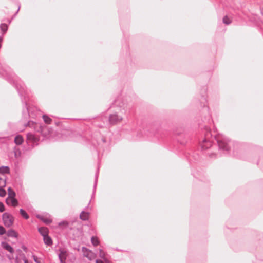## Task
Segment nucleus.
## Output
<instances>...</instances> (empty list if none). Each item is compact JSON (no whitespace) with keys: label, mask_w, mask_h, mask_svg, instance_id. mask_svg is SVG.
I'll return each instance as SVG.
<instances>
[{"label":"nucleus","mask_w":263,"mask_h":263,"mask_svg":"<svg viewBox=\"0 0 263 263\" xmlns=\"http://www.w3.org/2000/svg\"><path fill=\"white\" fill-rule=\"evenodd\" d=\"M223 23L225 24L229 25L231 23V20L228 16H226L223 18Z\"/></svg>","instance_id":"obj_24"},{"label":"nucleus","mask_w":263,"mask_h":263,"mask_svg":"<svg viewBox=\"0 0 263 263\" xmlns=\"http://www.w3.org/2000/svg\"><path fill=\"white\" fill-rule=\"evenodd\" d=\"M6 195V191L5 189L0 187V197H4Z\"/></svg>","instance_id":"obj_25"},{"label":"nucleus","mask_w":263,"mask_h":263,"mask_svg":"<svg viewBox=\"0 0 263 263\" xmlns=\"http://www.w3.org/2000/svg\"><path fill=\"white\" fill-rule=\"evenodd\" d=\"M15 87L22 99V101L25 105V109H24L22 112L23 118L25 121H27L30 117V114H32V111H30L29 110L30 106L28 102V97L27 93L23 87L21 86H19L18 85H16Z\"/></svg>","instance_id":"obj_1"},{"label":"nucleus","mask_w":263,"mask_h":263,"mask_svg":"<svg viewBox=\"0 0 263 263\" xmlns=\"http://www.w3.org/2000/svg\"><path fill=\"white\" fill-rule=\"evenodd\" d=\"M11 20H9V21H8L9 23H11Z\"/></svg>","instance_id":"obj_37"},{"label":"nucleus","mask_w":263,"mask_h":263,"mask_svg":"<svg viewBox=\"0 0 263 263\" xmlns=\"http://www.w3.org/2000/svg\"><path fill=\"white\" fill-rule=\"evenodd\" d=\"M6 233V230L4 227L0 226V235H3Z\"/></svg>","instance_id":"obj_26"},{"label":"nucleus","mask_w":263,"mask_h":263,"mask_svg":"<svg viewBox=\"0 0 263 263\" xmlns=\"http://www.w3.org/2000/svg\"><path fill=\"white\" fill-rule=\"evenodd\" d=\"M60 253L58 254L59 259L61 263H65V260L67 256V251L64 249H59Z\"/></svg>","instance_id":"obj_8"},{"label":"nucleus","mask_w":263,"mask_h":263,"mask_svg":"<svg viewBox=\"0 0 263 263\" xmlns=\"http://www.w3.org/2000/svg\"><path fill=\"white\" fill-rule=\"evenodd\" d=\"M26 141L29 145L33 146V134L31 133H28L27 135Z\"/></svg>","instance_id":"obj_14"},{"label":"nucleus","mask_w":263,"mask_h":263,"mask_svg":"<svg viewBox=\"0 0 263 263\" xmlns=\"http://www.w3.org/2000/svg\"><path fill=\"white\" fill-rule=\"evenodd\" d=\"M7 235L9 237L16 238L17 237V234L16 232L13 229L8 230L7 232Z\"/></svg>","instance_id":"obj_16"},{"label":"nucleus","mask_w":263,"mask_h":263,"mask_svg":"<svg viewBox=\"0 0 263 263\" xmlns=\"http://www.w3.org/2000/svg\"><path fill=\"white\" fill-rule=\"evenodd\" d=\"M6 203L8 205H11L13 206H16L17 205L18 201L15 198H7L6 199Z\"/></svg>","instance_id":"obj_9"},{"label":"nucleus","mask_w":263,"mask_h":263,"mask_svg":"<svg viewBox=\"0 0 263 263\" xmlns=\"http://www.w3.org/2000/svg\"><path fill=\"white\" fill-rule=\"evenodd\" d=\"M38 126L37 124L34 123V129L35 128Z\"/></svg>","instance_id":"obj_32"},{"label":"nucleus","mask_w":263,"mask_h":263,"mask_svg":"<svg viewBox=\"0 0 263 263\" xmlns=\"http://www.w3.org/2000/svg\"><path fill=\"white\" fill-rule=\"evenodd\" d=\"M2 246L4 249L9 251L10 253H13L14 252L13 248L9 243L7 242H2Z\"/></svg>","instance_id":"obj_11"},{"label":"nucleus","mask_w":263,"mask_h":263,"mask_svg":"<svg viewBox=\"0 0 263 263\" xmlns=\"http://www.w3.org/2000/svg\"><path fill=\"white\" fill-rule=\"evenodd\" d=\"M80 218L83 220H87L89 218V213L82 211L80 215Z\"/></svg>","instance_id":"obj_18"},{"label":"nucleus","mask_w":263,"mask_h":263,"mask_svg":"<svg viewBox=\"0 0 263 263\" xmlns=\"http://www.w3.org/2000/svg\"><path fill=\"white\" fill-rule=\"evenodd\" d=\"M2 180V178H0V180Z\"/></svg>","instance_id":"obj_39"},{"label":"nucleus","mask_w":263,"mask_h":263,"mask_svg":"<svg viewBox=\"0 0 263 263\" xmlns=\"http://www.w3.org/2000/svg\"><path fill=\"white\" fill-rule=\"evenodd\" d=\"M210 133H207L205 138L203 140L201 143V146L203 149H206L212 146V142L208 139Z\"/></svg>","instance_id":"obj_7"},{"label":"nucleus","mask_w":263,"mask_h":263,"mask_svg":"<svg viewBox=\"0 0 263 263\" xmlns=\"http://www.w3.org/2000/svg\"><path fill=\"white\" fill-rule=\"evenodd\" d=\"M2 219L4 225L8 228L10 227L13 223V216L8 213H4L2 215Z\"/></svg>","instance_id":"obj_3"},{"label":"nucleus","mask_w":263,"mask_h":263,"mask_svg":"<svg viewBox=\"0 0 263 263\" xmlns=\"http://www.w3.org/2000/svg\"><path fill=\"white\" fill-rule=\"evenodd\" d=\"M218 146L220 149L225 151H228L229 149V144L227 141V140L224 137H215Z\"/></svg>","instance_id":"obj_2"},{"label":"nucleus","mask_w":263,"mask_h":263,"mask_svg":"<svg viewBox=\"0 0 263 263\" xmlns=\"http://www.w3.org/2000/svg\"><path fill=\"white\" fill-rule=\"evenodd\" d=\"M30 122V121L29 120V121H28V122H27V123H24V125H25V126H27L28 125H29Z\"/></svg>","instance_id":"obj_31"},{"label":"nucleus","mask_w":263,"mask_h":263,"mask_svg":"<svg viewBox=\"0 0 263 263\" xmlns=\"http://www.w3.org/2000/svg\"><path fill=\"white\" fill-rule=\"evenodd\" d=\"M41 127V132H42V128Z\"/></svg>","instance_id":"obj_38"},{"label":"nucleus","mask_w":263,"mask_h":263,"mask_svg":"<svg viewBox=\"0 0 263 263\" xmlns=\"http://www.w3.org/2000/svg\"><path fill=\"white\" fill-rule=\"evenodd\" d=\"M20 214L25 219H28L29 218V215L27 213V212L23 209H21L20 210Z\"/></svg>","instance_id":"obj_23"},{"label":"nucleus","mask_w":263,"mask_h":263,"mask_svg":"<svg viewBox=\"0 0 263 263\" xmlns=\"http://www.w3.org/2000/svg\"><path fill=\"white\" fill-rule=\"evenodd\" d=\"M33 259H34V261H35V262H37V260H36V259L35 258V257H34V256Z\"/></svg>","instance_id":"obj_35"},{"label":"nucleus","mask_w":263,"mask_h":263,"mask_svg":"<svg viewBox=\"0 0 263 263\" xmlns=\"http://www.w3.org/2000/svg\"><path fill=\"white\" fill-rule=\"evenodd\" d=\"M82 251L84 256L88 258L89 260H91L95 258V254L86 247H82Z\"/></svg>","instance_id":"obj_6"},{"label":"nucleus","mask_w":263,"mask_h":263,"mask_svg":"<svg viewBox=\"0 0 263 263\" xmlns=\"http://www.w3.org/2000/svg\"><path fill=\"white\" fill-rule=\"evenodd\" d=\"M91 241L92 245L95 246H97L99 244V241L97 237L92 236L91 238Z\"/></svg>","instance_id":"obj_22"},{"label":"nucleus","mask_w":263,"mask_h":263,"mask_svg":"<svg viewBox=\"0 0 263 263\" xmlns=\"http://www.w3.org/2000/svg\"><path fill=\"white\" fill-rule=\"evenodd\" d=\"M43 119L45 123L50 124L52 122V119L47 115H43Z\"/></svg>","instance_id":"obj_20"},{"label":"nucleus","mask_w":263,"mask_h":263,"mask_svg":"<svg viewBox=\"0 0 263 263\" xmlns=\"http://www.w3.org/2000/svg\"><path fill=\"white\" fill-rule=\"evenodd\" d=\"M261 13H262V15H263V8H262V9H261Z\"/></svg>","instance_id":"obj_36"},{"label":"nucleus","mask_w":263,"mask_h":263,"mask_svg":"<svg viewBox=\"0 0 263 263\" xmlns=\"http://www.w3.org/2000/svg\"><path fill=\"white\" fill-rule=\"evenodd\" d=\"M24 139L23 138V137L20 135H18L15 136L14 139V143L17 145H21L23 142Z\"/></svg>","instance_id":"obj_15"},{"label":"nucleus","mask_w":263,"mask_h":263,"mask_svg":"<svg viewBox=\"0 0 263 263\" xmlns=\"http://www.w3.org/2000/svg\"><path fill=\"white\" fill-rule=\"evenodd\" d=\"M99 256L101 258L103 259L105 262L109 263L108 260L105 257V253L101 249H100V251H99Z\"/></svg>","instance_id":"obj_19"},{"label":"nucleus","mask_w":263,"mask_h":263,"mask_svg":"<svg viewBox=\"0 0 263 263\" xmlns=\"http://www.w3.org/2000/svg\"><path fill=\"white\" fill-rule=\"evenodd\" d=\"M97 180H98V175L96 174V178H95V185H94V187H95L96 186V184H97Z\"/></svg>","instance_id":"obj_29"},{"label":"nucleus","mask_w":263,"mask_h":263,"mask_svg":"<svg viewBox=\"0 0 263 263\" xmlns=\"http://www.w3.org/2000/svg\"><path fill=\"white\" fill-rule=\"evenodd\" d=\"M38 231L40 234L43 236H45L49 233V231L47 228L42 227L38 228Z\"/></svg>","instance_id":"obj_10"},{"label":"nucleus","mask_w":263,"mask_h":263,"mask_svg":"<svg viewBox=\"0 0 263 263\" xmlns=\"http://www.w3.org/2000/svg\"><path fill=\"white\" fill-rule=\"evenodd\" d=\"M8 196H9L8 198H15V196L16 195L15 192L12 189H11V187H9V189H8Z\"/></svg>","instance_id":"obj_21"},{"label":"nucleus","mask_w":263,"mask_h":263,"mask_svg":"<svg viewBox=\"0 0 263 263\" xmlns=\"http://www.w3.org/2000/svg\"><path fill=\"white\" fill-rule=\"evenodd\" d=\"M33 140H34V144H35V141H36V138L35 137V135H34V139H33Z\"/></svg>","instance_id":"obj_33"},{"label":"nucleus","mask_w":263,"mask_h":263,"mask_svg":"<svg viewBox=\"0 0 263 263\" xmlns=\"http://www.w3.org/2000/svg\"><path fill=\"white\" fill-rule=\"evenodd\" d=\"M123 120V118L118 116L116 114L110 115L109 118V123L111 124H115L120 122Z\"/></svg>","instance_id":"obj_5"},{"label":"nucleus","mask_w":263,"mask_h":263,"mask_svg":"<svg viewBox=\"0 0 263 263\" xmlns=\"http://www.w3.org/2000/svg\"><path fill=\"white\" fill-rule=\"evenodd\" d=\"M96 263H104V262L101 260H96Z\"/></svg>","instance_id":"obj_30"},{"label":"nucleus","mask_w":263,"mask_h":263,"mask_svg":"<svg viewBox=\"0 0 263 263\" xmlns=\"http://www.w3.org/2000/svg\"><path fill=\"white\" fill-rule=\"evenodd\" d=\"M0 173L2 175L10 173V168L8 166H2L0 167Z\"/></svg>","instance_id":"obj_13"},{"label":"nucleus","mask_w":263,"mask_h":263,"mask_svg":"<svg viewBox=\"0 0 263 263\" xmlns=\"http://www.w3.org/2000/svg\"><path fill=\"white\" fill-rule=\"evenodd\" d=\"M36 217L46 224H49L52 222L50 215L48 213L37 214Z\"/></svg>","instance_id":"obj_4"},{"label":"nucleus","mask_w":263,"mask_h":263,"mask_svg":"<svg viewBox=\"0 0 263 263\" xmlns=\"http://www.w3.org/2000/svg\"><path fill=\"white\" fill-rule=\"evenodd\" d=\"M64 223H65L64 222H60V223H59V226H61V225H62V224Z\"/></svg>","instance_id":"obj_34"},{"label":"nucleus","mask_w":263,"mask_h":263,"mask_svg":"<svg viewBox=\"0 0 263 263\" xmlns=\"http://www.w3.org/2000/svg\"><path fill=\"white\" fill-rule=\"evenodd\" d=\"M44 243L47 246H51L53 243L51 238L48 235L43 237Z\"/></svg>","instance_id":"obj_12"},{"label":"nucleus","mask_w":263,"mask_h":263,"mask_svg":"<svg viewBox=\"0 0 263 263\" xmlns=\"http://www.w3.org/2000/svg\"><path fill=\"white\" fill-rule=\"evenodd\" d=\"M5 211V206L4 204L0 201V212H3Z\"/></svg>","instance_id":"obj_27"},{"label":"nucleus","mask_w":263,"mask_h":263,"mask_svg":"<svg viewBox=\"0 0 263 263\" xmlns=\"http://www.w3.org/2000/svg\"><path fill=\"white\" fill-rule=\"evenodd\" d=\"M20 5H19L18 8V9H17V10L16 12L14 14V15H13V17L12 18V20L14 17H15V16H16V15L17 13H18V11H19V10H20Z\"/></svg>","instance_id":"obj_28"},{"label":"nucleus","mask_w":263,"mask_h":263,"mask_svg":"<svg viewBox=\"0 0 263 263\" xmlns=\"http://www.w3.org/2000/svg\"><path fill=\"white\" fill-rule=\"evenodd\" d=\"M8 26L5 23H2L0 24V29L2 31V35H4L7 31Z\"/></svg>","instance_id":"obj_17"}]
</instances>
